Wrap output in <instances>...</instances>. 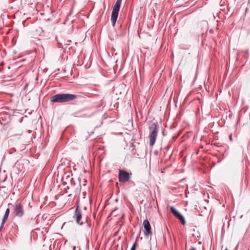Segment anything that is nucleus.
Here are the masks:
<instances>
[{"mask_svg": "<svg viewBox=\"0 0 250 250\" xmlns=\"http://www.w3.org/2000/svg\"><path fill=\"white\" fill-rule=\"evenodd\" d=\"M76 97V95L71 94H57L51 98V101L58 103L67 102L74 100Z\"/></svg>", "mask_w": 250, "mask_h": 250, "instance_id": "f257e3e1", "label": "nucleus"}, {"mask_svg": "<svg viewBox=\"0 0 250 250\" xmlns=\"http://www.w3.org/2000/svg\"><path fill=\"white\" fill-rule=\"evenodd\" d=\"M149 145L151 146L154 144L157 136L158 128L155 123H152L149 127Z\"/></svg>", "mask_w": 250, "mask_h": 250, "instance_id": "f03ea898", "label": "nucleus"}, {"mask_svg": "<svg viewBox=\"0 0 250 250\" xmlns=\"http://www.w3.org/2000/svg\"><path fill=\"white\" fill-rule=\"evenodd\" d=\"M122 0H117L114 4L111 14V21L113 26H114L117 21Z\"/></svg>", "mask_w": 250, "mask_h": 250, "instance_id": "7ed1b4c3", "label": "nucleus"}, {"mask_svg": "<svg viewBox=\"0 0 250 250\" xmlns=\"http://www.w3.org/2000/svg\"><path fill=\"white\" fill-rule=\"evenodd\" d=\"M170 209L171 213L175 217L180 220L182 224H185L186 221L184 216L174 207H171Z\"/></svg>", "mask_w": 250, "mask_h": 250, "instance_id": "20e7f679", "label": "nucleus"}, {"mask_svg": "<svg viewBox=\"0 0 250 250\" xmlns=\"http://www.w3.org/2000/svg\"><path fill=\"white\" fill-rule=\"evenodd\" d=\"M129 176L128 173L124 170H120L119 171V179L120 181L125 182L129 180Z\"/></svg>", "mask_w": 250, "mask_h": 250, "instance_id": "39448f33", "label": "nucleus"}, {"mask_svg": "<svg viewBox=\"0 0 250 250\" xmlns=\"http://www.w3.org/2000/svg\"><path fill=\"white\" fill-rule=\"evenodd\" d=\"M143 226L145 229V235H148L151 234V227L149 222L147 220H145L143 222Z\"/></svg>", "mask_w": 250, "mask_h": 250, "instance_id": "423d86ee", "label": "nucleus"}, {"mask_svg": "<svg viewBox=\"0 0 250 250\" xmlns=\"http://www.w3.org/2000/svg\"><path fill=\"white\" fill-rule=\"evenodd\" d=\"M15 213L16 216L21 217L24 213L23 208L20 204L17 205L15 208Z\"/></svg>", "mask_w": 250, "mask_h": 250, "instance_id": "0eeeda50", "label": "nucleus"}, {"mask_svg": "<svg viewBox=\"0 0 250 250\" xmlns=\"http://www.w3.org/2000/svg\"><path fill=\"white\" fill-rule=\"evenodd\" d=\"M74 217L76 220V222L78 224H82V223L80 222L82 219V214L81 210L77 208L76 209Z\"/></svg>", "mask_w": 250, "mask_h": 250, "instance_id": "6e6552de", "label": "nucleus"}, {"mask_svg": "<svg viewBox=\"0 0 250 250\" xmlns=\"http://www.w3.org/2000/svg\"><path fill=\"white\" fill-rule=\"evenodd\" d=\"M42 32V30L39 28V29H37L35 31H33L32 34L33 37L36 38L37 35L41 36Z\"/></svg>", "mask_w": 250, "mask_h": 250, "instance_id": "1a4fd4ad", "label": "nucleus"}, {"mask_svg": "<svg viewBox=\"0 0 250 250\" xmlns=\"http://www.w3.org/2000/svg\"><path fill=\"white\" fill-rule=\"evenodd\" d=\"M10 212V209L9 208H7L5 212L3 219V224L4 223V222L7 220L8 216L9 215Z\"/></svg>", "mask_w": 250, "mask_h": 250, "instance_id": "9d476101", "label": "nucleus"}, {"mask_svg": "<svg viewBox=\"0 0 250 250\" xmlns=\"http://www.w3.org/2000/svg\"><path fill=\"white\" fill-rule=\"evenodd\" d=\"M136 245V243H134L133 245H132L130 250H135Z\"/></svg>", "mask_w": 250, "mask_h": 250, "instance_id": "9b49d317", "label": "nucleus"}, {"mask_svg": "<svg viewBox=\"0 0 250 250\" xmlns=\"http://www.w3.org/2000/svg\"><path fill=\"white\" fill-rule=\"evenodd\" d=\"M130 106H131V105H130L129 103L128 102L127 103V106H126V108H128L129 107H130Z\"/></svg>", "mask_w": 250, "mask_h": 250, "instance_id": "f8f14e48", "label": "nucleus"}, {"mask_svg": "<svg viewBox=\"0 0 250 250\" xmlns=\"http://www.w3.org/2000/svg\"><path fill=\"white\" fill-rule=\"evenodd\" d=\"M189 250H196V249L194 248H192L191 249H190Z\"/></svg>", "mask_w": 250, "mask_h": 250, "instance_id": "ddd939ff", "label": "nucleus"}, {"mask_svg": "<svg viewBox=\"0 0 250 250\" xmlns=\"http://www.w3.org/2000/svg\"><path fill=\"white\" fill-rule=\"evenodd\" d=\"M75 249H76V247H73V250H75Z\"/></svg>", "mask_w": 250, "mask_h": 250, "instance_id": "4468645a", "label": "nucleus"}, {"mask_svg": "<svg viewBox=\"0 0 250 250\" xmlns=\"http://www.w3.org/2000/svg\"><path fill=\"white\" fill-rule=\"evenodd\" d=\"M228 250V249H226V250Z\"/></svg>", "mask_w": 250, "mask_h": 250, "instance_id": "2eb2a0df", "label": "nucleus"}]
</instances>
